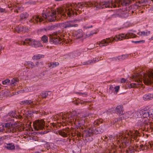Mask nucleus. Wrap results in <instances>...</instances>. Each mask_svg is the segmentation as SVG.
<instances>
[{"mask_svg": "<svg viewBox=\"0 0 153 153\" xmlns=\"http://www.w3.org/2000/svg\"><path fill=\"white\" fill-rule=\"evenodd\" d=\"M135 81L138 82L130 83L128 85L130 88L136 87L138 85H141L143 81L144 84L149 85L153 82V69H151L146 71L145 74L144 72L141 71L137 73L135 78Z\"/></svg>", "mask_w": 153, "mask_h": 153, "instance_id": "obj_1", "label": "nucleus"}, {"mask_svg": "<svg viewBox=\"0 0 153 153\" xmlns=\"http://www.w3.org/2000/svg\"><path fill=\"white\" fill-rule=\"evenodd\" d=\"M135 32L136 31H135L130 30L126 34H121L116 35L114 37L108 38L103 39L101 41L99 42V45L100 47H102L107 46L110 43L115 41H120L126 39L136 37L137 35L135 33Z\"/></svg>", "mask_w": 153, "mask_h": 153, "instance_id": "obj_2", "label": "nucleus"}, {"mask_svg": "<svg viewBox=\"0 0 153 153\" xmlns=\"http://www.w3.org/2000/svg\"><path fill=\"white\" fill-rule=\"evenodd\" d=\"M127 131H126L125 132H121L119 133V136H117L116 137H113L112 135H110L108 137L109 139L111 140L114 139H119V140H120L121 143L122 144L124 143L126 146L128 145V141L127 140V138L129 139L133 138L135 139L137 135V131H130L129 132H127Z\"/></svg>", "mask_w": 153, "mask_h": 153, "instance_id": "obj_3", "label": "nucleus"}, {"mask_svg": "<svg viewBox=\"0 0 153 153\" xmlns=\"http://www.w3.org/2000/svg\"><path fill=\"white\" fill-rule=\"evenodd\" d=\"M65 12H66L69 16L71 13V12L70 11H67L66 9L60 8L57 10H51L50 11H47L46 13H42V17L50 22H53L56 20V17L59 14L64 15Z\"/></svg>", "mask_w": 153, "mask_h": 153, "instance_id": "obj_4", "label": "nucleus"}, {"mask_svg": "<svg viewBox=\"0 0 153 153\" xmlns=\"http://www.w3.org/2000/svg\"><path fill=\"white\" fill-rule=\"evenodd\" d=\"M113 0H109L100 2H96L94 3V6L97 9H102L106 7L112 8V6L114 7L115 6V5H113Z\"/></svg>", "mask_w": 153, "mask_h": 153, "instance_id": "obj_5", "label": "nucleus"}, {"mask_svg": "<svg viewBox=\"0 0 153 153\" xmlns=\"http://www.w3.org/2000/svg\"><path fill=\"white\" fill-rule=\"evenodd\" d=\"M2 127H4L6 128V130L5 132L6 133H14L17 130L14 124L8 123H6L4 124L2 126Z\"/></svg>", "mask_w": 153, "mask_h": 153, "instance_id": "obj_6", "label": "nucleus"}, {"mask_svg": "<svg viewBox=\"0 0 153 153\" xmlns=\"http://www.w3.org/2000/svg\"><path fill=\"white\" fill-rule=\"evenodd\" d=\"M33 125L35 129H42L44 128L45 122L43 120H37L33 122Z\"/></svg>", "mask_w": 153, "mask_h": 153, "instance_id": "obj_7", "label": "nucleus"}, {"mask_svg": "<svg viewBox=\"0 0 153 153\" xmlns=\"http://www.w3.org/2000/svg\"><path fill=\"white\" fill-rule=\"evenodd\" d=\"M131 0H113V5H115V7L112 6V7L115 8L117 7V4L118 5L120 4L122 6H127L131 3Z\"/></svg>", "mask_w": 153, "mask_h": 153, "instance_id": "obj_8", "label": "nucleus"}, {"mask_svg": "<svg viewBox=\"0 0 153 153\" xmlns=\"http://www.w3.org/2000/svg\"><path fill=\"white\" fill-rule=\"evenodd\" d=\"M76 20L69 21L63 23L62 26L64 28H67L72 27H77V24H75Z\"/></svg>", "mask_w": 153, "mask_h": 153, "instance_id": "obj_9", "label": "nucleus"}, {"mask_svg": "<svg viewBox=\"0 0 153 153\" xmlns=\"http://www.w3.org/2000/svg\"><path fill=\"white\" fill-rule=\"evenodd\" d=\"M85 34L81 29H79L74 31L72 33L73 36L76 39H79L83 37Z\"/></svg>", "mask_w": 153, "mask_h": 153, "instance_id": "obj_10", "label": "nucleus"}, {"mask_svg": "<svg viewBox=\"0 0 153 153\" xmlns=\"http://www.w3.org/2000/svg\"><path fill=\"white\" fill-rule=\"evenodd\" d=\"M62 39L57 35L53 36L51 37L50 42L52 44H57L60 43Z\"/></svg>", "mask_w": 153, "mask_h": 153, "instance_id": "obj_11", "label": "nucleus"}, {"mask_svg": "<svg viewBox=\"0 0 153 153\" xmlns=\"http://www.w3.org/2000/svg\"><path fill=\"white\" fill-rule=\"evenodd\" d=\"M94 131L92 128H90L88 129L85 130L82 132L83 137H87L91 136L93 133Z\"/></svg>", "mask_w": 153, "mask_h": 153, "instance_id": "obj_12", "label": "nucleus"}, {"mask_svg": "<svg viewBox=\"0 0 153 153\" xmlns=\"http://www.w3.org/2000/svg\"><path fill=\"white\" fill-rule=\"evenodd\" d=\"M21 105H30L31 106H33L35 104V102L32 100H27L22 101L20 102Z\"/></svg>", "mask_w": 153, "mask_h": 153, "instance_id": "obj_13", "label": "nucleus"}, {"mask_svg": "<svg viewBox=\"0 0 153 153\" xmlns=\"http://www.w3.org/2000/svg\"><path fill=\"white\" fill-rule=\"evenodd\" d=\"M43 20V19L39 17L38 15H34L33 16L32 19L30 21L31 22H33L34 23H36L38 22H41Z\"/></svg>", "mask_w": 153, "mask_h": 153, "instance_id": "obj_14", "label": "nucleus"}, {"mask_svg": "<svg viewBox=\"0 0 153 153\" xmlns=\"http://www.w3.org/2000/svg\"><path fill=\"white\" fill-rule=\"evenodd\" d=\"M99 61L98 58H93V59L88 60V61L84 62L82 63L83 65H89L92 64Z\"/></svg>", "mask_w": 153, "mask_h": 153, "instance_id": "obj_15", "label": "nucleus"}, {"mask_svg": "<svg viewBox=\"0 0 153 153\" xmlns=\"http://www.w3.org/2000/svg\"><path fill=\"white\" fill-rule=\"evenodd\" d=\"M4 148L9 150H14L15 149L14 144L13 143H4Z\"/></svg>", "mask_w": 153, "mask_h": 153, "instance_id": "obj_16", "label": "nucleus"}, {"mask_svg": "<svg viewBox=\"0 0 153 153\" xmlns=\"http://www.w3.org/2000/svg\"><path fill=\"white\" fill-rule=\"evenodd\" d=\"M74 120L76 121V123H77L80 126H81V125H84L85 123L84 119H82L81 118H79V117H77L76 118L74 117L73 120V121H74Z\"/></svg>", "mask_w": 153, "mask_h": 153, "instance_id": "obj_17", "label": "nucleus"}, {"mask_svg": "<svg viewBox=\"0 0 153 153\" xmlns=\"http://www.w3.org/2000/svg\"><path fill=\"white\" fill-rule=\"evenodd\" d=\"M150 31L146 30L142 31H140L137 34L140 36H147L149 35L150 34Z\"/></svg>", "mask_w": 153, "mask_h": 153, "instance_id": "obj_18", "label": "nucleus"}, {"mask_svg": "<svg viewBox=\"0 0 153 153\" xmlns=\"http://www.w3.org/2000/svg\"><path fill=\"white\" fill-rule=\"evenodd\" d=\"M142 113H143V109L138 110L134 112L133 116L135 118L140 117H142Z\"/></svg>", "mask_w": 153, "mask_h": 153, "instance_id": "obj_19", "label": "nucleus"}, {"mask_svg": "<svg viewBox=\"0 0 153 153\" xmlns=\"http://www.w3.org/2000/svg\"><path fill=\"white\" fill-rule=\"evenodd\" d=\"M140 120L141 121V123H140V126H145L149 123V120L148 118H141V119Z\"/></svg>", "mask_w": 153, "mask_h": 153, "instance_id": "obj_20", "label": "nucleus"}, {"mask_svg": "<svg viewBox=\"0 0 153 153\" xmlns=\"http://www.w3.org/2000/svg\"><path fill=\"white\" fill-rule=\"evenodd\" d=\"M151 107L152 105H149L144 108L145 110H149L148 111L149 112L150 117H153V109Z\"/></svg>", "mask_w": 153, "mask_h": 153, "instance_id": "obj_21", "label": "nucleus"}, {"mask_svg": "<svg viewBox=\"0 0 153 153\" xmlns=\"http://www.w3.org/2000/svg\"><path fill=\"white\" fill-rule=\"evenodd\" d=\"M33 89L32 87H25L23 90H21L17 92L19 94L20 93L28 92L30 91H33Z\"/></svg>", "mask_w": 153, "mask_h": 153, "instance_id": "obj_22", "label": "nucleus"}, {"mask_svg": "<svg viewBox=\"0 0 153 153\" xmlns=\"http://www.w3.org/2000/svg\"><path fill=\"white\" fill-rule=\"evenodd\" d=\"M123 107L121 105H118L117 107L116 108V111L118 115H121L123 114Z\"/></svg>", "mask_w": 153, "mask_h": 153, "instance_id": "obj_23", "label": "nucleus"}, {"mask_svg": "<svg viewBox=\"0 0 153 153\" xmlns=\"http://www.w3.org/2000/svg\"><path fill=\"white\" fill-rule=\"evenodd\" d=\"M143 100H151L153 99V95L151 94H148L143 95Z\"/></svg>", "mask_w": 153, "mask_h": 153, "instance_id": "obj_24", "label": "nucleus"}, {"mask_svg": "<svg viewBox=\"0 0 153 153\" xmlns=\"http://www.w3.org/2000/svg\"><path fill=\"white\" fill-rule=\"evenodd\" d=\"M32 40H34V39L31 38L27 39L25 41L22 42L23 45H25L27 44L28 45L31 46V44H33V42H32Z\"/></svg>", "mask_w": 153, "mask_h": 153, "instance_id": "obj_25", "label": "nucleus"}, {"mask_svg": "<svg viewBox=\"0 0 153 153\" xmlns=\"http://www.w3.org/2000/svg\"><path fill=\"white\" fill-rule=\"evenodd\" d=\"M33 42V44H31V46L35 48L42 47V45L38 41H36L34 39V40H32V41Z\"/></svg>", "mask_w": 153, "mask_h": 153, "instance_id": "obj_26", "label": "nucleus"}, {"mask_svg": "<svg viewBox=\"0 0 153 153\" xmlns=\"http://www.w3.org/2000/svg\"><path fill=\"white\" fill-rule=\"evenodd\" d=\"M146 110L143 109V113L142 114V118H148V117H150L149 116V114L148 111H145Z\"/></svg>", "mask_w": 153, "mask_h": 153, "instance_id": "obj_27", "label": "nucleus"}, {"mask_svg": "<svg viewBox=\"0 0 153 153\" xmlns=\"http://www.w3.org/2000/svg\"><path fill=\"white\" fill-rule=\"evenodd\" d=\"M88 6V4L86 2H80L78 3L77 6L79 8H82L84 7H86Z\"/></svg>", "mask_w": 153, "mask_h": 153, "instance_id": "obj_28", "label": "nucleus"}, {"mask_svg": "<svg viewBox=\"0 0 153 153\" xmlns=\"http://www.w3.org/2000/svg\"><path fill=\"white\" fill-rule=\"evenodd\" d=\"M28 14L26 13H23L20 15V16L21 20H23L24 19L27 18L29 16Z\"/></svg>", "mask_w": 153, "mask_h": 153, "instance_id": "obj_29", "label": "nucleus"}, {"mask_svg": "<svg viewBox=\"0 0 153 153\" xmlns=\"http://www.w3.org/2000/svg\"><path fill=\"white\" fill-rule=\"evenodd\" d=\"M44 56L43 55L41 54H37L33 56L32 57V59L34 60H37L41 58L42 57Z\"/></svg>", "mask_w": 153, "mask_h": 153, "instance_id": "obj_30", "label": "nucleus"}, {"mask_svg": "<svg viewBox=\"0 0 153 153\" xmlns=\"http://www.w3.org/2000/svg\"><path fill=\"white\" fill-rule=\"evenodd\" d=\"M128 57V56L126 55H122L120 56H118V61H121L127 58Z\"/></svg>", "mask_w": 153, "mask_h": 153, "instance_id": "obj_31", "label": "nucleus"}, {"mask_svg": "<svg viewBox=\"0 0 153 153\" xmlns=\"http://www.w3.org/2000/svg\"><path fill=\"white\" fill-rule=\"evenodd\" d=\"M50 64V67H51L52 68L55 67H56L57 66L59 65V63L57 62H51Z\"/></svg>", "mask_w": 153, "mask_h": 153, "instance_id": "obj_32", "label": "nucleus"}, {"mask_svg": "<svg viewBox=\"0 0 153 153\" xmlns=\"http://www.w3.org/2000/svg\"><path fill=\"white\" fill-rule=\"evenodd\" d=\"M48 38L45 35L43 36L42 37V40L44 43H47L48 42Z\"/></svg>", "mask_w": 153, "mask_h": 153, "instance_id": "obj_33", "label": "nucleus"}, {"mask_svg": "<svg viewBox=\"0 0 153 153\" xmlns=\"http://www.w3.org/2000/svg\"><path fill=\"white\" fill-rule=\"evenodd\" d=\"M48 91L42 92V97L43 98H45L48 96Z\"/></svg>", "mask_w": 153, "mask_h": 153, "instance_id": "obj_34", "label": "nucleus"}, {"mask_svg": "<svg viewBox=\"0 0 153 153\" xmlns=\"http://www.w3.org/2000/svg\"><path fill=\"white\" fill-rule=\"evenodd\" d=\"M16 31L18 33L22 31V27L17 26L15 27Z\"/></svg>", "mask_w": 153, "mask_h": 153, "instance_id": "obj_35", "label": "nucleus"}, {"mask_svg": "<svg viewBox=\"0 0 153 153\" xmlns=\"http://www.w3.org/2000/svg\"><path fill=\"white\" fill-rule=\"evenodd\" d=\"M81 53V52L79 50L76 51H74V56H79L80 55Z\"/></svg>", "mask_w": 153, "mask_h": 153, "instance_id": "obj_36", "label": "nucleus"}, {"mask_svg": "<svg viewBox=\"0 0 153 153\" xmlns=\"http://www.w3.org/2000/svg\"><path fill=\"white\" fill-rule=\"evenodd\" d=\"M27 64L31 68H33L35 67V65L34 63L31 61L27 62Z\"/></svg>", "mask_w": 153, "mask_h": 153, "instance_id": "obj_37", "label": "nucleus"}, {"mask_svg": "<svg viewBox=\"0 0 153 153\" xmlns=\"http://www.w3.org/2000/svg\"><path fill=\"white\" fill-rule=\"evenodd\" d=\"M17 82V80L16 79H13L11 80V84L12 85H15Z\"/></svg>", "mask_w": 153, "mask_h": 153, "instance_id": "obj_38", "label": "nucleus"}, {"mask_svg": "<svg viewBox=\"0 0 153 153\" xmlns=\"http://www.w3.org/2000/svg\"><path fill=\"white\" fill-rule=\"evenodd\" d=\"M22 31L27 32L28 31L29 29L26 27H22Z\"/></svg>", "mask_w": 153, "mask_h": 153, "instance_id": "obj_39", "label": "nucleus"}, {"mask_svg": "<svg viewBox=\"0 0 153 153\" xmlns=\"http://www.w3.org/2000/svg\"><path fill=\"white\" fill-rule=\"evenodd\" d=\"M10 80L9 79H6L2 82V83L4 85H7L10 83Z\"/></svg>", "mask_w": 153, "mask_h": 153, "instance_id": "obj_40", "label": "nucleus"}, {"mask_svg": "<svg viewBox=\"0 0 153 153\" xmlns=\"http://www.w3.org/2000/svg\"><path fill=\"white\" fill-rule=\"evenodd\" d=\"M145 41L144 40H141L140 41H132V42L135 44L137 43H143L145 42Z\"/></svg>", "mask_w": 153, "mask_h": 153, "instance_id": "obj_41", "label": "nucleus"}, {"mask_svg": "<svg viewBox=\"0 0 153 153\" xmlns=\"http://www.w3.org/2000/svg\"><path fill=\"white\" fill-rule=\"evenodd\" d=\"M5 138L4 137H0V146L2 144L4 143V140H5Z\"/></svg>", "mask_w": 153, "mask_h": 153, "instance_id": "obj_42", "label": "nucleus"}, {"mask_svg": "<svg viewBox=\"0 0 153 153\" xmlns=\"http://www.w3.org/2000/svg\"><path fill=\"white\" fill-rule=\"evenodd\" d=\"M140 147L141 149L143 150L145 149L146 148H147L148 147L149 148V147L147 146V145L146 146H144L143 145L141 144L140 145Z\"/></svg>", "mask_w": 153, "mask_h": 153, "instance_id": "obj_43", "label": "nucleus"}, {"mask_svg": "<svg viewBox=\"0 0 153 153\" xmlns=\"http://www.w3.org/2000/svg\"><path fill=\"white\" fill-rule=\"evenodd\" d=\"M59 134L64 137H65L67 136V134L65 133L62 131H60L59 133Z\"/></svg>", "mask_w": 153, "mask_h": 153, "instance_id": "obj_44", "label": "nucleus"}, {"mask_svg": "<svg viewBox=\"0 0 153 153\" xmlns=\"http://www.w3.org/2000/svg\"><path fill=\"white\" fill-rule=\"evenodd\" d=\"M111 61H119L118 56L116 57H114L113 58H111Z\"/></svg>", "mask_w": 153, "mask_h": 153, "instance_id": "obj_45", "label": "nucleus"}, {"mask_svg": "<svg viewBox=\"0 0 153 153\" xmlns=\"http://www.w3.org/2000/svg\"><path fill=\"white\" fill-rule=\"evenodd\" d=\"M114 89H115V91L117 92L120 89L119 86H116L114 87Z\"/></svg>", "mask_w": 153, "mask_h": 153, "instance_id": "obj_46", "label": "nucleus"}, {"mask_svg": "<svg viewBox=\"0 0 153 153\" xmlns=\"http://www.w3.org/2000/svg\"><path fill=\"white\" fill-rule=\"evenodd\" d=\"M146 2L148 4H149L152 2V0H145Z\"/></svg>", "mask_w": 153, "mask_h": 153, "instance_id": "obj_47", "label": "nucleus"}, {"mask_svg": "<svg viewBox=\"0 0 153 153\" xmlns=\"http://www.w3.org/2000/svg\"><path fill=\"white\" fill-rule=\"evenodd\" d=\"M150 146V148H152V146H153V142H152L151 143H149L148 146L149 147Z\"/></svg>", "mask_w": 153, "mask_h": 153, "instance_id": "obj_48", "label": "nucleus"}, {"mask_svg": "<svg viewBox=\"0 0 153 153\" xmlns=\"http://www.w3.org/2000/svg\"><path fill=\"white\" fill-rule=\"evenodd\" d=\"M126 79L124 78H122L121 80V83H124L126 81Z\"/></svg>", "mask_w": 153, "mask_h": 153, "instance_id": "obj_49", "label": "nucleus"}, {"mask_svg": "<svg viewBox=\"0 0 153 153\" xmlns=\"http://www.w3.org/2000/svg\"><path fill=\"white\" fill-rule=\"evenodd\" d=\"M4 130L3 128V127H0V132L4 131Z\"/></svg>", "mask_w": 153, "mask_h": 153, "instance_id": "obj_50", "label": "nucleus"}, {"mask_svg": "<svg viewBox=\"0 0 153 153\" xmlns=\"http://www.w3.org/2000/svg\"><path fill=\"white\" fill-rule=\"evenodd\" d=\"M77 93L78 94L80 95H85V94L82 93H81V92H77Z\"/></svg>", "mask_w": 153, "mask_h": 153, "instance_id": "obj_51", "label": "nucleus"}, {"mask_svg": "<svg viewBox=\"0 0 153 153\" xmlns=\"http://www.w3.org/2000/svg\"><path fill=\"white\" fill-rule=\"evenodd\" d=\"M92 27H93V26L92 25H91L89 26H85V28L86 29H87V28H92Z\"/></svg>", "mask_w": 153, "mask_h": 153, "instance_id": "obj_52", "label": "nucleus"}, {"mask_svg": "<svg viewBox=\"0 0 153 153\" xmlns=\"http://www.w3.org/2000/svg\"><path fill=\"white\" fill-rule=\"evenodd\" d=\"M149 40L150 41H152L153 40V36H152L149 39Z\"/></svg>", "mask_w": 153, "mask_h": 153, "instance_id": "obj_53", "label": "nucleus"}, {"mask_svg": "<svg viewBox=\"0 0 153 153\" xmlns=\"http://www.w3.org/2000/svg\"><path fill=\"white\" fill-rule=\"evenodd\" d=\"M38 111H33V113H36V114H37V113H38Z\"/></svg>", "mask_w": 153, "mask_h": 153, "instance_id": "obj_54", "label": "nucleus"}, {"mask_svg": "<svg viewBox=\"0 0 153 153\" xmlns=\"http://www.w3.org/2000/svg\"><path fill=\"white\" fill-rule=\"evenodd\" d=\"M12 113H13L12 114H13L14 116H13V114H12V116H13V117H15V114H14V113H13V112H12Z\"/></svg>", "mask_w": 153, "mask_h": 153, "instance_id": "obj_55", "label": "nucleus"}, {"mask_svg": "<svg viewBox=\"0 0 153 153\" xmlns=\"http://www.w3.org/2000/svg\"><path fill=\"white\" fill-rule=\"evenodd\" d=\"M39 64V62H36V65H38Z\"/></svg>", "mask_w": 153, "mask_h": 153, "instance_id": "obj_56", "label": "nucleus"}, {"mask_svg": "<svg viewBox=\"0 0 153 153\" xmlns=\"http://www.w3.org/2000/svg\"><path fill=\"white\" fill-rule=\"evenodd\" d=\"M34 153H40V152H35Z\"/></svg>", "mask_w": 153, "mask_h": 153, "instance_id": "obj_57", "label": "nucleus"}, {"mask_svg": "<svg viewBox=\"0 0 153 153\" xmlns=\"http://www.w3.org/2000/svg\"><path fill=\"white\" fill-rule=\"evenodd\" d=\"M111 88H112V85L110 86V89H111Z\"/></svg>", "mask_w": 153, "mask_h": 153, "instance_id": "obj_58", "label": "nucleus"}, {"mask_svg": "<svg viewBox=\"0 0 153 153\" xmlns=\"http://www.w3.org/2000/svg\"><path fill=\"white\" fill-rule=\"evenodd\" d=\"M27 3H29V4H32V3H31V2H28Z\"/></svg>", "mask_w": 153, "mask_h": 153, "instance_id": "obj_59", "label": "nucleus"}, {"mask_svg": "<svg viewBox=\"0 0 153 153\" xmlns=\"http://www.w3.org/2000/svg\"><path fill=\"white\" fill-rule=\"evenodd\" d=\"M2 49V48L1 47H0V51Z\"/></svg>", "mask_w": 153, "mask_h": 153, "instance_id": "obj_60", "label": "nucleus"}, {"mask_svg": "<svg viewBox=\"0 0 153 153\" xmlns=\"http://www.w3.org/2000/svg\"><path fill=\"white\" fill-rule=\"evenodd\" d=\"M20 7H19V8L18 9H19H19H20Z\"/></svg>", "mask_w": 153, "mask_h": 153, "instance_id": "obj_61", "label": "nucleus"}, {"mask_svg": "<svg viewBox=\"0 0 153 153\" xmlns=\"http://www.w3.org/2000/svg\"><path fill=\"white\" fill-rule=\"evenodd\" d=\"M100 129L99 128H98V129H97V130H99Z\"/></svg>", "mask_w": 153, "mask_h": 153, "instance_id": "obj_62", "label": "nucleus"}, {"mask_svg": "<svg viewBox=\"0 0 153 153\" xmlns=\"http://www.w3.org/2000/svg\"><path fill=\"white\" fill-rule=\"evenodd\" d=\"M127 113H126V114H127Z\"/></svg>", "mask_w": 153, "mask_h": 153, "instance_id": "obj_63", "label": "nucleus"}]
</instances>
